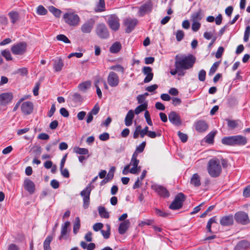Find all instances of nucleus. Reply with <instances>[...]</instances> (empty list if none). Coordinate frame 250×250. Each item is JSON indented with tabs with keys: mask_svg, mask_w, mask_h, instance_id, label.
Masks as SVG:
<instances>
[{
	"mask_svg": "<svg viewBox=\"0 0 250 250\" xmlns=\"http://www.w3.org/2000/svg\"><path fill=\"white\" fill-rule=\"evenodd\" d=\"M154 191L161 197L164 198H168L170 193L168 190L163 186L154 185L152 187Z\"/></svg>",
	"mask_w": 250,
	"mask_h": 250,
	"instance_id": "obj_9",
	"label": "nucleus"
},
{
	"mask_svg": "<svg viewBox=\"0 0 250 250\" xmlns=\"http://www.w3.org/2000/svg\"><path fill=\"white\" fill-rule=\"evenodd\" d=\"M53 68L56 72L61 71L64 65L63 61L61 58H57L53 60Z\"/></svg>",
	"mask_w": 250,
	"mask_h": 250,
	"instance_id": "obj_23",
	"label": "nucleus"
},
{
	"mask_svg": "<svg viewBox=\"0 0 250 250\" xmlns=\"http://www.w3.org/2000/svg\"><path fill=\"white\" fill-rule=\"evenodd\" d=\"M201 24L198 21H193L191 28L193 31L197 32L200 28Z\"/></svg>",
	"mask_w": 250,
	"mask_h": 250,
	"instance_id": "obj_56",
	"label": "nucleus"
},
{
	"mask_svg": "<svg viewBox=\"0 0 250 250\" xmlns=\"http://www.w3.org/2000/svg\"><path fill=\"white\" fill-rule=\"evenodd\" d=\"M221 141L223 144L230 146H244L247 143L246 137L239 135L225 137Z\"/></svg>",
	"mask_w": 250,
	"mask_h": 250,
	"instance_id": "obj_3",
	"label": "nucleus"
},
{
	"mask_svg": "<svg viewBox=\"0 0 250 250\" xmlns=\"http://www.w3.org/2000/svg\"><path fill=\"white\" fill-rule=\"evenodd\" d=\"M61 174L65 178H69L70 176L69 172L67 168H62L60 169Z\"/></svg>",
	"mask_w": 250,
	"mask_h": 250,
	"instance_id": "obj_63",
	"label": "nucleus"
},
{
	"mask_svg": "<svg viewBox=\"0 0 250 250\" xmlns=\"http://www.w3.org/2000/svg\"><path fill=\"white\" fill-rule=\"evenodd\" d=\"M130 222L129 220H126L120 223L118 231L120 234H124L129 227Z\"/></svg>",
	"mask_w": 250,
	"mask_h": 250,
	"instance_id": "obj_24",
	"label": "nucleus"
},
{
	"mask_svg": "<svg viewBox=\"0 0 250 250\" xmlns=\"http://www.w3.org/2000/svg\"><path fill=\"white\" fill-rule=\"evenodd\" d=\"M185 200V195L182 192L178 193L169 205V208L172 210H177L181 208L183 206Z\"/></svg>",
	"mask_w": 250,
	"mask_h": 250,
	"instance_id": "obj_5",
	"label": "nucleus"
},
{
	"mask_svg": "<svg viewBox=\"0 0 250 250\" xmlns=\"http://www.w3.org/2000/svg\"><path fill=\"white\" fill-rule=\"evenodd\" d=\"M138 154L133 153L130 162L128 165L132 166V167L129 170V172L132 174H136V167L138 165L140 161L137 159Z\"/></svg>",
	"mask_w": 250,
	"mask_h": 250,
	"instance_id": "obj_18",
	"label": "nucleus"
},
{
	"mask_svg": "<svg viewBox=\"0 0 250 250\" xmlns=\"http://www.w3.org/2000/svg\"><path fill=\"white\" fill-rule=\"evenodd\" d=\"M100 111V107L98 104H96L90 112L94 115H97Z\"/></svg>",
	"mask_w": 250,
	"mask_h": 250,
	"instance_id": "obj_62",
	"label": "nucleus"
},
{
	"mask_svg": "<svg viewBox=\"0 0 250 250\" xmlns=\"http://www.w3.org/2000/svg\"><path fill=\"white\" fill-rule=\"evenodd\" d=\"M200 180L201 178L199 175L198 173H195L192 176L190 183L194 187H198L201 184Z\"/></svg>",
	"mask_w": 250,
	"mask_h": 250,
	"instance_id": "obj_26",
	"label": "nucleus"
},
{
	"mask_svg": "<svg viewBox=\"0 0 250 250\" xmlns=\"http://www.w3.org/2000/svg\"><path fill=\"white\" fill-rule=\"evenodd\" d=\"M74 152L80 155H87L89 153V151L87 148L79 147H75L74 148Z\"/></svg>",
	"mask_w": 250,
	"mask_h": 250,
	"instance_id": "obj_37",
	"label": "nucleus"
},
{
	"mask_svg": "<svg viewBox=\"0 0 250 250\" xmlns=\"http://www.w3.org/2000/svg\"><path fill=\"white\" fill-rule=\"evenodd\" d=\"M224 49L222 46H220L216 53L215 57L217 59L220 58L223 54Z\"/></svg>",
	"mask_w": 250,
	"mask_h": 250,
	"instance_id": "obj_60",
	"label": "nucleus"
},
{
	"mask_svg": "<svg viewBox=\"0 0 250 250\" xmlns=\"http://www.w3.org/2000/svg\"><path fill=\"white\" fill-rule=\"evenodd\" d=\"M91 190L92 188L91 187V184H88L87 187L81 192L80 195L83 197V198L85 197H90Z\"/></svg>",
	"mask_w": 250,
	"mask_h": 250,
	"instance_id": "obj_33",
	"label": "nucleus"
},
{
	"mask_svg": "<svg viewBox=\"0 0 250 250\" xmlns=\"http://www.w3.org/2000/svg\"><path fill=\"white\" fill-rule=\"evenodd\" d=\"M56 39L58 41H62L66 43H70V41L68 39V38L63 34H60L57 36Z\"/></svg>",
	"mask_w": 250,
	"mask_h": 250,
	"instance_id": "obj_46",
	"label": "nucleus"
},
{
	"mask_svg": "<svg viewBox=\"0 0 250 250\" xmlns=\"http://www.w3.org/2000/svg\"><path fill=\"white\" fill-rule=\"evenodd\" d=\"M145 117L146 119V121L147 124L149 125H152V122L151 120L150 114L147 110H146L145 113Z\"/></svg>",
	"mask_w": 250,
	"mask_h": 250,
	"instance_id": "obj_58",
	"label": "nucleus"
},
{
	"mask_svg": "<svg viewBox=\"0 0 250 250\" xmlns=\"http://www.w3.org/2000/svg\"><path fill=\"white\" fill-rule=\"evenodd\" d=\"M37 13L39 15H45L47 13V10L42 5L37 8Z\"/></svg>",
	"mask_w": 250,
	"mask_h": 250,
	"instance_id": "obj_45",
	"label": "nucleus"
},
{
	"mask_svg": "<svg viewBox=\"0 0 250 250\" xmlns=\"http://www.w3.org/2000/svg\"><path fill=\"white\" fill-rule=\"evenodd\" d=\"M121 48V43L119 42H116L112 44L110 47L109 50L111 53L116 54L118 53Z\"/></svg>",
	"mask_w": 250,
	"mask_h": 250,
	"instance_id": "obj_29",
	"label": "nucleus"
},
{
	"mask_svg": "<svg viewBox=\"0 0 250 250\" xmlns=\"http://www.w3.org/2000/svg\"><path fill=\"white\" fill-rule=\"evenodd\" d=\"M234 218L232 215L224 216L220 219V223L222 226H229L233 223Z\"/></svg>",
	"mask_w": 250,
	"mask_h": 250,
	"instance_id": "obj_20",
	"label": "nucleus"
},
{
	"mask_svg": "<svg viewBox=\"0 0 250 250\" xmlns=\"http://www.w3.org/2000/svg\"><path fill=\"white\" fill-rule=\"evenodd\" d=\"M207 170L211 177H218L222 172V167L220 160L217 158L210 159L208 163Z\"/></svg>",
	"mask_w": 250,
	"mask_h": 250,
	"instance_id": "obj_2",
	"label": "nucleus"
},
{
	"mask_svg": "<svg viewBox=\"0 0 250 250\" xmlns=\"http://www.w3.org/2000/svg\"><path fill=\"white\" fill-rule=\"evenodd\" d=\"M98 211L100 216L103 218H108L109 215L108 212L106 211L105 208L102 206H100L98 208Z\"/></svg>",
	"mask_w": 250,
	"mask_h": 250,
	"instance_id": "obj_34",
	"label": "nucleus"
},
{
	"mask_svg": "<svg viewBox=\"0 0 250 250\" xmlns=\"http://www.w3.org/2000/svg\"><path fill=\"white\" fill-rule=\"evenodd\" d=\"M96 35L102 39H107L109 36L108 29L104 23H99L97 25L95 28Z\"/></svg>",
	"mask_w": 250,
	"mask_h": 250,
	"instance_id": "obj_6",
	"label": "nucleus"
},
{
	"mask_svg": "<svg viewBox=\"0 0 250 250\" xmlns=\"http://www.w3.org/2000/svg\"><path fill=\"white\" fill-rule=\"evenodd\" d=\"M104 225L101 223H97L95 224L93 226V229L94 231H98L100 230H102V229L103 228Z\"/></svg>",
	"mask_w": 250,
	"mask_h": 250,
	"instance_id": "obj_59",
	"label": "nucleus"
},
{
	"mask_svg": "<svg viewBox=\"0 0 250 250\" xmlns=\"http://www.w3.org/2000/svg\"><path fill=\"white\" fill-rule=\"evenodd\" d=\"M107 81L108 84L111 87H114L119 84V78L115 72L111 71L108 74Z\"/></svg>",
	"mask_w": 250,
	"mask_h": 250,
	"instance_id": "obj_13",
	"label": "nucleus"
},
{
	"mask_svg": "<svg viewBox=\"0 0 250 250\" xmlns=\"http://www.w3.org/2000/svg\"><path fill=\"white\" fill-rule=\"evenodd\" d=\"M134 117V113L133 110H130L127 113L125 118V125L129 126L132 124V120Z\"/></svg>",
	"mask_w": 250,
	"mask_h": 250,
	"instance_id": "obj_27",
	"label": "nucleus"
},
{
	"mask_svg": "<svg viewBox=\"0 0 250 250\" xmlns=\"http://www.w3.org/2000/svg\"><path fill=\"white\" fill-rule=\"evenodd\" d=\"M1 55L3 56L7 61H10L12 59L10 52L9 50H4L2 51Z\"/></svg>",
	"mask_w": 250,
	"mask_h": 250,
	"instance_id": "obj_53",
	"label": "nucleus"
},
{
	"mask_svg": "<svg viewBox=\"0 0 250 250\" xmlns=\"http://www.w3.org/2000/svg\"><path fill=\"white\" fill-rule=\"evenodd\" d=\"M12 52L15 55H22L26 50V43L21 42L13 45L11 48Z\"/></svg>",
	"mask_w": 250,
	"mask_h": 250,
	"instance_id": "obj_8",
	"label": "nucleus"
},
{
	"mask_svg": "<svg viewBox=\"0 0 250 250\" xmlns=\"http://www.w3.org/2000/svg\"><path fill=\"white\" fill-rule=\"evenodd\" d=\"M155 212L157 215L163 217H166L168 215V213L158 208L155 209Z\"/></svg>",
	"mask_w": 250,
	"mask_h": 250,
	"instance_id": "obj_57",
	"label": "nucleus"
},
{
	"mask_svg": "<svg viewBox=\"0 0 250 250\" xmlns=\"http://www.w3.org/2000/svg\"><path fill=\"white\" fill-rule=\"evenodd\" d=\"M243 195L245 197L250 196V185L247 187L243 191Z\"/></svg>",
	"mask_w": 250,
	"mask_h": 250,
	"instance_id": "obj_64",
	"label": "nucleus"
},
{
	"mask_svg": "<svg viewBox=\"0 0 250 250\" xmlns=\"http://www.w3.org/2000/svg\"><path fill=\"white\" fill-rule=\"evenodd\" d=\"M184 32L181 30H178L176 33V38L178 42L181 41L184 37Z\"/></svg>",
	"mask_w": 250,
	"mask_h": 250,
	"instance_id": "obj_50",
	"label": "nucleus"
},
{
	"mask_svg": "<svg viewBox=\"0 0 250 250\" xmlns=\"http://www.w3.org/2000/svg\"><path fill=\"white\" fill-rule=\"evenodd\" d=\"M214 223H216V216H213V217L210 218L209 219V220L208 221L207 226H206V228H207L208 232H210V233H215V231H212L211 229V225Z\"/></svg>",
	"mask_w": 250,
	"mask_h": 250,
	"instance_id": "obj_36",
	"label": "nucleus"
},
{
	"mask_svg": "<svg viewBox=\"0 0 250 250\" xmlns=\"http://www.w3.org/2000/svg\"><path fill=\"white\" fill-rule=\"evenodd\" d=\"M250 35V26L248 25L245 29L244 36V41L245 42H247L249 41V39Z\"/></svg>",
	"mask_w": 250,
	"mask_h": 250,
	"instance_id": "obj_49",
	"label": "nucleus"
},
{
	"mask_svg": "<svg viewBox=\"0 0 250 250\" xmlns=\"http://www.w3.org/2000/svg\"><path fill=\"white\" fill-rule=\"evenodd\" d=\"M138 23L136 19L126 18L125 20L124 24L126 27L125 32L130 33L135 28Z\"/></svg>",
	"mask_w": 250,
	"mask_h": 250,
	"instance_id": "obj_12",
	"label": "nucleus"
},
{
	"mask_svg": "<svg viewBox=\"0 0 250 250\" xmlns=\"http://www.w3.org/2000/svg\"><path fill=\"white\" fill-rule=\"evenodd\" d=\"M215 134L216 132H210L205 137V142L209 144H212L213 143Z\"/></svg>",
	"mask_w": 250,
	"mask_h": 250,
	"instance_id": "obj_39",
	"label": "nucleus"
},
{
	"mask_svg": "<svg viewBox=\"0 0 250 250\" xmlns=\"http://www.w3.org/2000/svg\"><path fill=\"white\" fill-rule=\"evenodd\" d=\"M206 76V72L205 70H201L198 73V79L201 82L205 81Z\"/></svg>",
	"mask_w": 250,
	"mask_h": 250,
	"instance_id": "obj_52",
	"label": "nucleus"
},
{
	"mask_svg": "<svg viewBox=\"0 0 250 250\" xmlns=\"http://www.w3.org/2000/svg\"><path fill=\"white\" fill-rule=\"evenodd\" d=\"M250 246V243L248 241L243 240L240 241L235 248V250H245Z\"/></svg>",
	"mask_w": 250,
	"mask_h": 250,
	"instance_id": "obj_28",
	"label": "nucleus"
},
{
	"mask_svg": "<svg viewBox=\"0 0 250 250\" xmlns=\"http://www.w3.org/2000/svg\"><path fill=\"white\" fill-rule=\"evenodd\" d=\"M168 119L170 122L173 125L179 126L182 124V121L180 116L175 111H171L168 115Z\"/></svg>",
	"mask_w": 250,
	"mask_h": 250,
	"instance_id": "obj_14",
	"label": "nucleus"
},
{
	"mask_svg": "<svg viewBox=\"0 0 250 250\" xmlns=\"http://www.w3.org/2000/svg\"><path fill=\"white\" fill-rule=\"evenodd\" d=\"M147 104L146 103L143 104L138 106L135 109L134 113L138 115L143 111L145 110L147 108Z\"/></svg>",
	"mask_w": 250,
	"mask_h": 250,
	"instance_id": "obj_42",
	"label": "nucleus"
},
{
	"mask_svg": "<svg viewBox=\"0 0 250 250\" xmlns=\"http://www.w3.org/2000/svg\"><path fill=\"white\" fill-rule=\"evenodd\" d=\"M178 136L182 142L186 143L188 141V136L186 134L183 133L181 131H178Z\"/></svg>",
	"mask_w": 250,
	"mask_h": 250,
	"instance_id": "obj_51",
	"label": "nucleus"
},
{
	"mask_svg": "<svg viewBox=\"0 0 250 250\" xmlns=\"http://www.w3.org/2000/svg\"><path fill=\"white\" fill-rule=\"evenodd\" d=\"M152 69L149 66H144L142 69V72L146 77L144 80V83L150 82L153 78V73L152 72Z\"/></svg>",
	"mask_w": 250,
	"mask_h": 250,
	"instance_id": "obj_16",
	"label": "nucleus"
},
{
	"mask_svg": "<svg viewBox=\"0 0 250 250\" xmlns=\"http://www.w3.org/2000/svg\"><path fill=\"white\" fill-rule=\"evenodd\" d=\"M220 63V62H216L213 63V64L210 68L208 73L209 75H212L215 72L219 65Z\"/></svg>",
	"mask_w": 250,
	"mask_h": 250,
	"instance_id": "obj_47",
	"label": "nucleus"
},
{
	"mask_svg": "<svg viewBox=\"0 0 250 250\" xmlns=\"http://www.w3.org/2000/svg\"><path fill=\"white\" fill-rule=\"evenodd\" d=\"M70 222L66 221L64 223L63 225H62L61 229V235L59 237L60 240H62V239H67L66 234L67 232V228L70 226Z\"/></svg>",
	"mask_w": 250,
	"mask_h": 250,
	"instance_id": "obj_25",
	"label": "nucleus"
},
{
	"mask_svg": "<svg viewBox=\"0 0 250 250\" xmlns=\"http://www.w3.org/2000/svg\"><path fill=\"white\" fill-rule=\"evenodd\" d=\"M146 142H143L139 146H137L136 150L134 153H136L138 155L139 153L142 152L146 146Z\"/></svg>",
	"mask_w": 250,
	"mask_h": 250,
	"instance_id": "obj_48",
	"label": "nucleus"
},
{
	"mask_svg": "<svg viewBox=\"0 0 250 250\" xmlns=\"http://www.w3.org/2000/svg\"><path fill=\"white\" fill-rule=\"evenodd\" d=\"M110 69L111 70H116L118 72H121L123 73L125 71L124 67L119 64L113 65L110 67Z\"/></svg>",
	"mask_w": 250,
	"mask_h": 250,
	"instance_id": "obj_54",
	"label": "nucleus"
},
{
	"mask_svg": "<svg viewBox=\"0 0 250 250\" xmlns=\"http://www.w3.org/2000/svg\"><path fill=\"white\" fill-rule=\"evenodd\" d=\"M233 218L237 223L242 225L247 224L250 222L248 214L244 211L236 213Z\"/></svg>",
	"mask_w": 250,
	"mask_h": 250,
	"instance_id": "obj_11",
	"label": "nucleus"
},
{
	"mask_svg": "<svg viewBox=\"0 0 250 250\" xmlns=\"http://www.w3.org/2000/svg\"><path fill=\"white\" fill-rule=\"evenodd\" d=\"M204 15L203 11L200 9L197 12L192 14L191 19L192 21H198L201 20Z\"/></svg>",
	"mask_w": 250,
	"mask_h": 250,
	"instance_id": "obj_30",
	"label": "nucleus"
},
{
	"mask_svg": "<svg viewBox=\"0 0 250 250\" xmlns=\"http://www.w3.org/2000/svg\"><path fill=\"white\" fill-rule=\"evenodd\" d=\"M22 113L25 115L30 114L33 110V104L30 101L23 102L21 105Z\"/></svg>",
	"mask_w": 250,
	"mask_h": 250,
	"instance_id": "obj_17",
	"label": "nucleus"
},
{
	"mask_svg": "<svg viewBox=\"0 0 250 250\" xmlns=\"http://www.w3.org/2000/svg\"><path fill=\"white\" fill-rule=\"evenodd\" d=\"M65 22L70 26H76L79 24L80 19L77 14L73 12H67L63 15Z\"/></svg>",
	"mask_w": 250,
	"mask_h": 250,
	"instance_id": "obj_4",
	"label": "nucleus"
},
{
	"mask_svg": "<svg viewBox=\"0 0 250 250\" xmlns=\"http://www.w3.org/2000/svg\"><path fill=\"white\" fill-rule=\"evenodd\" d=\"M174 63L175 69L170 70V73L175 75L177 73L180 76H184L185 74V70L189 69L193 67L196 62V58L190 54L188 56L182 55L175 56Z\"/></svg>",
	"mask_w": 250,
	"mask_h": 250,
	"instance_id": "obj_1",
	"label": "nucleus"
},
{
	"mask_svg": "<svg viewBox=\"0 0 250 250\" xmlns=\"http://www.w3.org/2000/svg\"><path fill=\"white\" fill-rule=\"evenodd\" d=\"M226 121L227 122L228 126L230 129H233L235 128H236L240 122L239 120H232L230 119H227Z\"/></svg>",
	"mask_w": 250,
	"mask_h": 250,
	"instance_id": "obj_32",
	"label": "nucleus"
},
{
	"mask_svg": "<svg viewBox=\"0 0 250 250\" xmlns=\"http://www.w3.org/2000/svg\"><path fill=\"white\" fill-rule=\"evenodd\" d=\"M49 11L52 13L54 16L57 18H59L61 16L62 11L53 6L48 7Z\"/></svg>",
	"mask_w": 250,
	"mask_h": 250,
	"instance_id": "obj_38",
	"label": "nucleus"
},
{
	"mask_svg": "<svg viewBox=\"0 0 250 250\" xmlns=\"http://www.w3.org/2000/svg\"><path fill=\"white\" fill-rule=\"evenodd\" d=\"M91 82L90 81H86L79 84L78 88L80 90L85 91L87 89L90 87Z\"/></svg>",
	"mask_w": 250,
	"mask_h": 250,
	"instance_id": "obj_41",
	"label": "nucleus"
},
{
	"mask_svg": "<svg viewBox=\"0 0 250 250\" xmlns=\"http://www.w3.org/2000/svg\"><path fill=\"white\" fill-rule=\"evenodd\" d=\"M13 98L11 92H5L0 94V105L5 106L9 104Z\"/></svg>",
	"mask_w": 250,
	"mask_h": 250,
	"instance_id": "obj_15",
	"label": "nucleus"
},
{
	"mask_svg": "<svg viewBox=\"0 0 250 250\" xmlns=\"http://www.w3.org/2000/svg\"><path fill=\"white\" fill-rule=\"evenodd\" d=\"M107 24L112 30L116 31L120 27V20L116 15H111L108 18Z\"/></svg>",
	"mask_w": 250,
	"mask_h": 250,
	"instance_id": "obj_7",
	"label": "nucleus"
},
{
	"mask_svg": "<svg viewBox=\"0 0 250 250\" xmlns=\"http://www.w3.org/2000/svg\"><path fill=\"white\" fill-rule=\"evenodd\" d=\"M208 128V125L206 121L200 120L195 123V129L199 132H203L206 131Z\"/></svg>",
	"mask_w": 250,
	"mask_h": 250,
	"instance_id": "obj_22",
	"label": "nucleus"
},
{
	"mask_svg": "<svg viewBox=\"0 0 250 250\" xmlns=\"http://www.w3.org/2000/svg\"><path fill=\"white\" fill-rule=\"evenodd\" d=\"M153 8V3L148 1L140 7L138 15L140 17H143L145 15L151 12Z\"/></svg>",
	"mask_w": 250,
	"mask_h": 250,
	"instance_id": "obj_10",
	"label": "nucleus"
},
{
	"mask_svg": "<svg viewBox=\"0 0 250 250\" xmlns=\"http://www.w3.org/2000/svg\"><path fill=\"white\" fill-rule=\"evenodd\" d=\"M24 188L30 194H33L35 191V185L29 179H26L23 182Z\"/></svg>",
	"mask_w": 250,
	"mask_h": 250,
	"instance_id": "obj_19",
	"label": "nucleus"
},
{
	"mask_svg": "<svg viewBox=\"0 0 250 250\" xmlns=\"http://www.w3.org/2000/svg\"><path fill=\"white\" fill-rule=\"evenodd\" d=\"M81 223L79 217H77L75 218V222L73 225V233L76 234L79 231L80 228Z\"/></svg>",
	"mask_w": 250,
	"mask_h": 250,
	"instance_id": "obj_40",
	"label": "nucleus"
},
{
	"mask_svg": "<svg viewBox=\"0 0 250 250\" xmlns=\"http://www.w3.org/2000/svg\"><path fill=\"white\" fill-rule=\"evenodd\" d=\"M106 230H101V232L105 239H108L110 234V226L108 224L106 225Z\"/></svg>",
	"mask_w": 250,
	"mask_h": 250,
	"instance_id": "obj_44",
	"label": "nucleus"
},
{
	"mask_svg": "<svg viewBox=\"0 0 250 250\" xmlns=\"http://www.w3.org/2000/svg\"><path fill=\"white\" fill-rule=\"evenodd\" d=\"M99 139L103 141H105L109 139V134L107 132L103 133L101 134L99 137Z\"/></svg>",
	"mask_w": 250,
	"mask_h": 250,
	"instance_id": "obj_61",
	"label": "nucleus"
},
{
	"mask_svg": "<svg viewBox=\"0 0 250 250\" xmlns=\"http://www.w3.org/2000/svg\"><path fill=\"white\" fill-rule=\"evenodd\" d=\"M71 100L76 103H80L83 101V98L78 93H72L69 95Z\"/></svg>",
	"mask_w": 250,
	"mask_h": 250,
	"instance_id": "obj_31",
	"label": "nucleus"
},
{
	"mask_svg": "<svg viewBox=\"0 0 250 250\" xmlns=\"http://www.w3.org/2000/svg\"><path fill=\"white\" fill-rule=\"evenodd\" d=\"M9 16L13 23H15L18 20L19 14L17 12H11L9 13Z\"/></svg>",
	"mask_w": 250,
	"mask_h": 250,
	"instance_id": "obj_43",
	"label": "nucleus"
},
{
	"mask_svg": "<svg viewBox=\"0 0 250 250\" xmlns=\"http://www.w3.org/2000/svg\"><path fill=\"white\" fill-rule=\"evenodd\" d=\"M53 239V236L48 235L45 239L43 242V249L44 250H51L50 244Z\"/></svg>",
	"mask_w": 250,
	"mask_h": 250,
	"instance_id": "obj_35",
	"label": "nucleus"
},
{
	"mask_svg": "<svg viewBox=\"0 0 250 250\" xmlns=\"http://www.w3.org/2000/svg\"><path fill=\"white\" fill-rule=\"evenodd\" d=\"M16 73H19L21 76H26L27 74H28V70L26 68L23 67L21 68L18 69L17 70Z\"/></svg>",
	"mask_w": 250,
	"mask_h": 250,
	"instance_id": "obj_55",
	"label": "nucleus"
},
{
	"mask_svg": "<svg viewBox=\"0 0 250 250\" xmlns=\"http://www.w3.org/2000/svg\"><path fill=\"white\" fill-rule=\"evenodd\" d=\"M94 21L90 20L83 23L81 26V30L83 33H90L93 29Z\"/></svg>",
	"mask_w": 250,
	"mask_h": 250,
	"instance_id": "obj_21",
	"label": "nucleus"
}]
</instances>
